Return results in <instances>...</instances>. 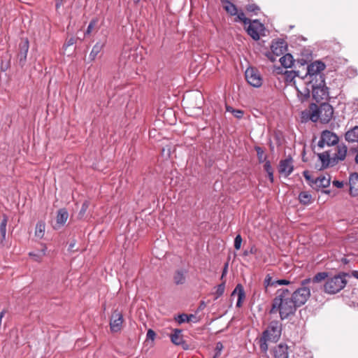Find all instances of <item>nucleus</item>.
<instances>
[{
    "mask_svg": "<svg viewBox=\"0 0 358 358\" xmlns=\"http://www.w3.org/2000/svg\"><path fill=\"white\" fill-rule=\"evenodd\" d=\"M296 309L289 289L286 288L278 289L273 300L270 313H279L280 319L283 320L294 315Z\"/></svg>",
    "mask_w": 358,
    "mask_h": 358,
    "instance_id": "nucleus-1",
    "label": "nucleus"
},
{
    "mask_svg": "<svg viewBox=\"0 0 358 358\" xmlns=\"http://www.w3.org/2000/svg\"><path fill=\"white\" fill-rule=\"evenodd\" d=\"M334 114L333 107L328 103H322L320 106L312 103L308 111L309 118L311 121L322 123H328Z\"/></svg>",
    "mask_w": 358,
    "mask_h": 358,
    "instance_id": "nucleus-2",
    "label": "nucleus"
},
{
    "mask_svg": "<svg viewBox=\"0 0 358 358\" xmlns=\"http://www.w3.org/2000/svg\"><path fill=\"white\" fill-rule=\"evenodd\" d=\"M347 274L341 273L327 278L324 285V292L335 294L341 291L347 284Z\"/></svg>",
    "mask_w": 358,
    "mask_h": 358,
    "instance_id": "nucleus-3",
    "label": "nucleus"
},
{
    "mask_svg": "<svg viewBox=\"0 0 358 358\" xmlns=\"http://www.w3.org/2000/svg\"><path fill=\"white\" fill-rule=\"evenodd\" d=\"M325 69V64L320 61H315L307 66V71L303 76L304 78H309L310 83H313L314 79L320 81L321 79H324L322 71Z\"/></svg>",
    "mask_w": 358,
    "mask_h": 358,
    "instance_id": "nucleus-4",
    "label": "nucleus"
},
{
    "mask_svg": "<svg viewBox=\"0 0 358 358\" xmlns=\"http://www.w3.org/2000/svg\"><path fill=\"white\" fill-rule=\"evenodd\" d=\"M282 332V325L276 320L271 321L267 329L263 332L264 338L269 340L271 342H277L280 338Z\"/></svg>",
    "mask_w": 358,
    "mask_h": 358,
    "instance_id": "nucleus-5",
    "label": "nucleus"
},
{
    "mask_svg": "<svg viewBox=\"0 0 358 358\" xmlns=\"http://www.w3.org/2000/svg\"><path fill=\"white\" fill-rule=\"evenodd\" d=\"M312 93L314 99L317 102L323 100H327L329 96L328 87L325 86L324 79H321L320 81L312 83Z\"/></svg>",
    "mask_w": 358,
    "mask_h": 358,
    "instance_id": "nucleus-6",
    "label": "nucleus"
},
{
    "mask_svg": "<svg viewBox=\"0 0 358 358\" xmlns=\"http://www.w3.org/2000/svg\"><path fill=\"white\" fill-rule=\"evenodd\" d=\"M310 296V291L306 286H302L291 294L292 299L296 308L305 304Z\"/></svg>",
    "mask_w": 358,
    "mask_h": 358,
    "instance_id": "nucleus-7",
    "label": "nucleus"
},
{
    "mask_svg": "<svg viewBox=\"0 0 358 358\" xmlns=\"http://www.w3.org/2000/svg\"><path fill=\"white\" fill-rule=\"evenodd\" d=\"M29 48V42L28 38H22L19 43L18 52L17 55V64L21 69H23L26 65Z\"/></svg>",
    "mask_w": 358,
    "mask_h": 358,
    "instance_id": "nucleus-8",
    "label": "nucleus"
},
{
    "mask_svg": "<svg viewBox=\"0 0 358 358\" xmlns=\"http://www.w3.org/2000/svg\"><path fill=\"white\" fill-rule=\"evenodd\" d=\"M245 76L249 85L254 87H259L262 85V78L259 71L253 67H248Z\"/></svg>",
    "mask_w": 358,
    "mask_h": 358,
    "instance_id": "nucleus-9",
    "label": "nucleus"
},
{
    "mask_svg": "<svg viewBox=\"0 0 358 358\" xmlns=\"http://www.w3.org/2000/svg\"><path fill=\"white\" fill-rule=\"evenodd\" d=\"M338 142V137L334 132L324 130L322 132L320 139L317 143L318 147L322 148L325 145L328 146L334 145Z\"/></svg>",
    "mask_w": 358,
    "mask_h": 358,
    "instance_id": "nucleus-10",
    "label": "nucleus"
},
{
    "mask_svg": "<svg viewBox=\"0 0 358 358\" xmlns=\"http://www.w3.org/2000/svg\"><path fill=\"white\" fill-rule=\"evenodd\" d=\"M124 322L122 312L115 309L111 314L110 318V329L112 333H117L121 331Z\"/></svg>",
    "mask_w": 358,
    "mask_h": 358,
    "instance_id": "nucleus-11",
    "label": "nucleus"
},
{
    "mask_svg": "<svg viewBox=\"0 0 358 358\" xmlns=\"http://www.w3.org/2000/svg\"><path fill=\"white\" fill-rule=\"evenodd\" d=\"M248 24L247 33L252 39L258 41L260 38L259 33L264 29L263 24L257 20H255L252 22H250Z\"/></svg>",
    "mask_w": 358,
    "mask_h": 358,
    "instance_id": "nucleus-12",
    "label": "nucleus"
},
{
    "mask_svg": "<svg viewBox=\"0 0 358 358\" xmlns=\"http://www.w3.org/2000/svg\"><path fill=\"white\" fill-rule=\"evenodd\" d=\"M294 170L293 160L291 157L282 159L279 163L278 171L285 177L289 176Z\"/></svg>",
    "mask_w": 358,
    "mask_h": 358,
    "instance_id": "nucleus-13",
    "label": "nucleus"
},
{
    "mask_svg": "<svg viewBox=\"0 0 358 358\" xmlns=\"http://www.w3.org/2000/svg\"><path fill=\"white\" fill-rule=\"evenodd\" d=\"M69 217V213L66 208H62L57 210L56 216V224L53 229L57 230L63 227Z\"/></svg>",
    "mask_w": 358,
    "mask_h": 358,
    "instance_id": "nucleus-14",
    "label": "nucleus"
},
{
    "mask_svg": "<svg viewBox=\"0 0 358 358\" xmlns=\"http://www.w3.org/2000/svg\"><path fill=\"white\" fill-rule=\"evenodd\" d=\"M182 329H174L173 333L171 334L170 338L171 342L176 345H181L182 349L187 350L189 348L188 344L183 340L181 335Z\"/></svg>",
    "mask_w": 358,
    "mask_h": 358,
    "instance_id": "nucleus-15",
    "label": "nucleus"
},
{
    "mask_svg": "<svg viewBox=\"0 0 358 358\" xmlns=\"http://www.w3.org/2000/svg\"><path fill=\"white\" fill-rule=\"evenodd\" d=\"M350 194L352 196L358 195V173H352L349 177Z\"/></svg>",
    "mask_w": 358,
    "mask_h": 358,
    "instance_id": "nucleus-16",
    "label": "nucleus"
},
{
    "mask_svg": "<svg viewBox=\"0 0 358 358\" xmlns=\"http://www.w3.org/2000/svg\"><path fill=\"white\" fill-rule=\"evenodd\" d=\"M271 49L274 55L279 56L285 52L287 48L283 40H278L272 43Z\"/></svg>",
    "mask_w": 358,
    "mask_h": 358,
    "instance_id": "nucleus-17",
    "label": "nucleus"
},
{
    "mask_svg": "<svg viewBox=\"0 0 358 358\" xmlns=\"http://www.w3.org/2000/svg\"><path fill=\"white\" fill-rule=\"evenodd\" d=\"M275 358H289L288 346L286 344L280 343L273 350Z\"/></svg>",
    "mask_w": 358,
    "mask_h": 358,
    "instance_id": "nucleus-18",
    "label": "nucleus"
},
{
    "mask_svg": "<svg viewBox=\"0 0 358 358\" xmlns=\"http://www.w3.org/2000/svg\"><path fill=\"white\" fill-rule=\"evenodd\" d=\"M328 277V274L326 272H320L317 273L313 278H306L301 281V285L306 286L310 282H320L324 280H327Z\"/></svg>",
    "mask_w": 358,
    "mask_h": 358,
    "instance_id": "nucleus-19",
    "label": "nucleus"
},
{
    "mask_svg": "<svg viewBox=\"0 0 358 358\" xmlns=\"http://www.w3.org/2000/svg\"><path fill=\"white\" fill-rule=\"evenodd\" d=\"M348 152L347 146L342 144L336 148V152L334 154V159L336 161H343L345 159Z\"/></svg>",
    "mask_w": 358,
    "mask_h": 358,
    "instance_id": "nucleus-20",
    "label": "nucleus"
},
{
    "mask_svg": "<svg viewBox=\"0 0 358 358\" xmlns=\"http://www.w3.org/2000/svg\"><path fill=\"white\" fill-rule=\"evenodd\" d=\"M345 138L348 142H358V126H355L347 131L345 135Z\"/></svg>",
    "mask_w": 358,
    "mask_h": 358,
    "instance_id": "nucleus-21",
    "label": "nucleus"
},
{
    "mask_svg": "<svg viewBox=\"0 0 358 358\" xmlns=\"http://www.w3.org/2000/svg\"><path fill=\"white\" fill-rule=\"evenodd\" d=\"M42 248L38 251V252H30L29 253V256L31 257L34 261L37 262H41L43 256L45 255V252L47 250V247L45 244H41Z\"/></svg>",
    "mask_w": 358,
    "mask_h": 358,
    "instance_id": "nucleus-22",
    "label": "nucleus"
},
{
    "mask_svg": "<svg viewBox=\"0 0 358 358\" xmlns=\"http://www.w3.org/2000/svg\"><path fill=\"white\" fill-rule=\"evenodd\" d=\"M331 180L330 177L321 176L317 178L314 181H313V184H315L317 187H327L330 185Z\"/></svg>",
    "mask_w": 358,
    "mask_h": 358,
    "instance_id": "nucleus-23",
    "label": "nucleus"
},
{
    "mask_svg": "<svg viewBox=\"0 0 358 358\" xmlns=\"http://www.w3.org/2000/svg\"><path fill=\"white\" fill-rule=\"evenodd\" d=\"M222 3L224 9L231 15H235L237 13V8L229 0H222Z\"/></svg>",
    "mask_w": 358,
    "mask_h": 358,
    "instance_id": "nucleus-24",
    "label": "nucleus"
},
{
    "mask_svg": "<svg viewBox=\"0 0 358 358\" xmlns=\"http://www.w3.org/2000/svg\"><path fill=\"white\" fill-rule=\"evenodd\" d=\"M236 291H238V300L236 302V306L241 307L242 305L243 300L245 297V292L241 285L238 284L236 287L235 289L232 292V295H234Z\"/></svg>",
    "mask_w": 358,
    "mask_h": 358,
    "instance_id": "nucleus-25",
    "label": "nucleus"
},
{
    "mask_svg": "<svg viewBox=\"0 0 358 358\" xmlns=\"http://www.w3.org/2000/svg\"><path fill=\"white\" fill-rule=\"evenodd\" d=\"M318 157L322 162V166L320 169H326L329 166L330 155L328 152H324L318 154Z\"/></svg>",
    "mask_w": 358,
    "mask_h": 358,
    "instance_id": "nucleus-26",
    "label": "nucleus"
},
{
    "mask_svg": "<svg viewBox=\"0 0 358 358\" xmlns=\"http://www.w3.org/2000/svg\"><path fill=\"white\" fill-rule=\"evenodd\" d=\"M8 220V216L6 214H3L2 220L0 222V233L1 235V243H3V241L6 238V225H7Z\"/></svg>",
    "mask_w": 358,
    "mask_h": 358,
    "instance_id": "nucleus-27",
    "label": "nucleus"
},
{
    "mask_svg": "<svg viewBox=\"0 0 358 358\" xmlns=\"http://www.w3.org/2000/svg\"><path fill=\"white\" fill-rule=\"evenodd\" d=\"M190 75L192 77H197L201 72V67L199 65V63L197 62L196 59L191 62L190 66Z\"/></svg>",
    "mask_w": 358,
    "mask_h": 358,
    "instance_id": "nucleus-28",
    "label": "nucleus"
},
{
    "mask_svg": "<svg viewBox=\"0 0 358 358\" xmlns=\"http://www.w3.org/2000/svg\"><path fill=\"white\" fill-rule=\"evenodd\" d=\"M190 173L195 178H199L201 174V167L198 162V159H196L194 164L189 165Z\"/></svg>",
    "mask_w": 358,
    "mask_h": 358,
    "instance_id": "nucleus-29",
    "label": "nucleus"
},
{
    "mask_svg": "<svg viewBox=\"0 0 358 358\" xmlns=\"http://www.w3.org/2000/svg\"><path fill=\"white\" fill-rule=\"evenodd\" d=\"M299 200L303 205H309L312 203V196L308 192H301L299 195Z\"/></svg>",
    "mask_w": 358,
    "mask_h": 358,
    "instance_id": "nucleus-30",
    "label": "nucleus"
},
{
    "mask_svg": "<svg viewBox=\"0 0 358 358\" xmlns=\"http://www.w3.org/2000/svg\"><path fill=\"white\" fill-rule=\"evenodd\" d=\"M281 64L285 68H290L294 64L293 57L290 54H285L280 59Z\"/></svg>",
    "mask_w": 358,
    "mask_h": 358,
    "instance_id": "nucleus-31",
    "label": "nucleus"
},
{
    "mask_svg": "<svg viewBox=\"0 0 358 358\" xmlns=\"http://www.w3.org/2000/svg\"><path fill=\"white\" fill-rule=\"evenodd\" d=\"M103 47V43L97 42L92 48V50L90 54L89 58L91 61H94L97 55L101 52Z\"/></svg>",
    "mask_w": 358,
    "mask_h": 358,
    "instance_id": "nucleus-32",
    "label": "nucleus"
},
{
    "mask_svg": "<svg viewBox=\"0 0 358 358\" xmlns=\"http://www.w3.org/2000/svg\"><path fill=\"white\" fill-rule=\"evenodd\" d=\"M45 228V224L43 221H38L36 224L35 235L38 238H43L44 236V231Z\"/></svg>",
    "mask_w": 358,
    "mask_h": 358,
    "instance_id": "nucleus-33",
    "label": "nucleus"
},
{
    "mask_svg": "<svg viewBox=\"0 0 358 358\" xmlns=\"http://www.w3.org/2000/svg\"><path fill=\"white\" fill-rule=\"evenodd\" d=\"M285 78L287 81L292 82L296 77H299L301 79L303 80L304 77L303 76L299 75V71H286L285 73Z\"/></svg>",
    "mask_w": 358,
    "mask_h": 358,
    "instance_id": "nucleus-34",
    "label": "nucleus"
},
{
    "mask_svg": "<svg viewBox=\"0 0 358 358\" xmlns=\"http://www.w3.org/2000/svg\"><path fill=\"white\" fill-rule=\"evenodd\" d=\"M297 95L301 101H304L310 96V90L308 87H304L303 90H300L296 87Z\"/></svg>",
    "mask_w": 358,
    "mask_h": 358,
    "instance_id": "nucleus-35",
    "label": "nucleus"
},
{
    "mask_svg": "<svg viewBox=\"0 0 358 358\" xmlns=\"http://www.w3.org/2000/svg\"><path fill=\"white\" fill-rule=\"evenodd\" d=\"M7 59L6 61L2 60L0 64V69L1 71L5 72L10 67V60H11V55L6 52Z\"/></svg>",
    "mask_w": 358,
    "mask_h": 358,
    "instance_id": "nucleus-36",
    "label": "nucleus"
},
{
    "mask_svg": "<svg viewBox=\"0 0 358 358\" xmlns=\"http://www.w3.org/2000/svg\"><path fill=\"white\" fill-rule=\"evenodd\" d=\"M226 110L227 112L231 113L236 118L241 119L243 117L244 112L242 110L234 109L231 106H227Z\"/></svg>",
    "mask_w": 358,
    "mask_h": 358,
    "instance_id": "nucleus-37",
    "label": "nucleus"
},
{
    "mask_svg": "<svg viewBox=\"0 0 358 358\" xmlns=\"http://www.w3.org/2000/svg\"><path fill=\"white\" fill-rule=\"evenodd\" d=\"M347 106L351 110L352 113L358 111V98H354L347 103Z\"/></svg>",
    "mask_w": 358,
    "mask_h": 358,
    "instance_id": "nucleus-38",
    "label": "nucleus"
},
{
    "mask_svg": "<svg viewBox=\"0 0 358 358\" xmlns=\"http://www.w3.org/2000/svg\"><path fill=\"white\" fill-rule=\"evenodd\" d=\"M235 15L236 16L235 19L236 22H243L244 24L250 23V20L245 16V13L242 10L238 11L237 10V13Z\"/></svg>",
    "mask_w": 358,
    "mask_h": 358,
    "instance_id": "nucleus-39",
    "label": "nucleus"
},
{
    "mask_svg": "<svg viewBox=\"0 0 358 358\" xmlns=\"http://www.w3.org/2000/svg\"><path fill=\"white\" fill-rule=\"evenodd\" d=\"M215 292L213 293L215 295V299H217L218 297L222 296L224 292L225 289V284L224 282H222L220 285H218L217 287H215Z\"/></svg>",
    "mask_w": 358,
    "mask_h": 358,
    "instance_id": "nucleus-40",
    "label": "nucleus"
},
{
    "mask_svg": "<svg viewBox=\"0 0 358 358\" xmlns=\"http://www.w3.org/2000/svg\"><path fill=\"white\" fill-rule=\"evenodd\" d=\"M174 282L176 285H181L185 282V277L181 271H176L174 275Z\"/></svg>",
    "mask_w": 358,
    "mask_h": 358,
    "instance_id": "nucleus-41",
    "label": "nucleus"
},
{
    "mask_svg": "<svg viewBox=\"0 0 358 358\" xmlns=\"http://www.w3.org/2000/svg\"><path fill=\"white\" fill-rule=\"evenodd\" d=\"M98 22H99V19H98L97 17H94V18H92V19L90 20V22L89 24H88V27H87V30H86V31L85 32V36H86V35H89V34L92 32V29H93L94 28V27L96 25V24L98 23Z\"/></svg>",
    "mask_w": 358,
    "mask_h": 358,
    "instance_id": "nucleus-42",
    "label": "nucleus"
},
{
    "mask_svg": "<svg viewBox=\"0 0 358 358\" xmlns=\"http://www.w3.org/2000/svg\"><path fill=\"white\" fill-rule=\"evenodd\" d=\"M275 280H272V277L270 274H267L264 280V285L266 288L268 287H275Z\"/></svg>",
    "mask_w": 358,
    "mask_h": 358,
    "instance_id": "nucleus-43",
    "label": "nucleus"
},
{
    "mask_svg": "<svg viewBox=\"0 0 358 358\" xmlns=\"http://www.w3.org/2000/svg\"><path fill=\"white\" fill-rule=\"evenodd\" d=\"M90 206V202L88 201H85L81 206V209L80 210V212L78 213V218L82 219L85 214L87 210L88 209Z\"/></svg>",
    "mask_w": 358,
    "mask_h": 358,
    "instance_id": "nucleus-44",
    "label": "nucleus"
},
{
    "mask_svg": "<svg viewBox=\"0 0 358 358\" xmlns=\"http://www.w3.org/2000/svg\"><path fill=\"white\" fill-rule=\"evenodd\" d=\"M270 341L269 340L266 339V338H264V335L261 337L259 340V345L262 351L266 352L268 350V345L267 342Z\"/></svg>",
    "mask_w": 358,
    "mask_h": 358,
    "instance_id": "nucleus-45",
    "label": "nucleus"
},
{
    "mask_svg": "<svg viewBox=\"0 0 358 358\" xmlns=\"http://www.w3.org/2000/svg\"><path fill=\"white\" fill-rule=\"evenodd\" d=\"M174 319L180 324L186 322H187V314H179L176 316Z\"/></svg>",
    "mask_w": 358,
    "mask_h": 358,
    "instance_id": "nucleus-46",
    "label": "nucleus"
},
{
    "mask_svg": "<svg viewBox=\"0 0 358 358\" xmlns=\"http://www.w3.org/2000/svg\"><path fill=\"white\" fill-rule=\"evenodd\" d=\"M223 348L224 347H223V345H222V343H220V342L217 343L216 347H215V355L213 356V358H217V357H219L220 355L221 352H222Z\"/></svg>",
    "mask_w": 358,
    "mask_h": 358,
    "instance_id": "nucleus-47",
    "label": "nucleus"
},
{
    "mask_svg": "<svg viewBox=\"0 0 358 358\" xmlns=\"http://www.w3.org/2000/svg\"><path fill=\"white\" fill-rule=\"evenodd\" d=\"M242 237L240 234H238L234 239V248L238 250L241 247Z\"/></svg>",
    "mask_w": 358,
    "mask_h": 358,
    "instance_id": "nucleus-48",
    "label": "nucleus"
},
{
    "mask_svg": "<svg viewBox=\"0 0 358 358\" xmlns=\"http://www.w3.org/2000/svg\"><path fill=\"white\" fill-rule=\"evenodd\" d=\"M248 12L257 13L259 10V8L256 4H248L246 7Z\"/></svg>",
    "mask_w": 358,
    "mask_h": 358,
    "instance_id": "nucleus-49",
    "label": "nucleus"
},
{
    "mask_svg": "<svg viewBox=\"0 0 358 358\" xmlns=\"http://www.w3.org/2000/svg\"><path fill=\"white\" fill-rule=\"evenodd\" d=\"M156 333L152 329H149L147 331L146 337L148 340L154 341L156 337Z\"/></svg>",
    "mask_w": 358,
    "mask_h": 358,
    "instance_id": "nucleus-50",
    "label": "nucleus"
},
{
    "mask_svg": "<svg viewBox=\"0 0 358 358\" xmlns=\"http://www.w3.org/2000/svg\"><path fill=\"white\" fill-rule=\"evenodd\" d=\"M187 108L189 110V115L195 116V117L199 116V114L197 113L198 110L200 109L199 107H198V108L193 107V108Z\"/></svg>",
    "mask_w": 358,
    "mask_h": 358,
    "instance_id": "nucleus-51",
    "label": "nucleus"
},
{
    "mask_svg": "<svg viewBox=\"0 0 358 358\" xmlns=\"http://www.w3.org/2000/svg\"><path fill=\"white\" fill-rule=\"evenodd\" d=\"M255 150L257 151V157H258V159H259V162H262L263 161V157H264V150H263V149L261 147L256 146L255 147Z\"/></svg>",
    "mask_w": 358,
    "mask_h": 358,
    "instance_id": "nucleus-52",
    "label": "nucleus"
},
{
    "mask_svg": "<svg viewBox=\"0 0 358 358\" xmlns=\"http://www.w3.org/2000/svg\"><path fill=\"white\" fill-rule=\"evenodd\" d=\"M200 320V317H197L196 314L187 315V322H196Z\"/></svg>",
    "mask_w": 358,
    "mask_h": 358,
    "instance_id": "nucleus-53",
    "label": "nucleus"
},
{
    "mask_svg": "<svg viewBox=\"0 0 358 358\" xmlns=\"http://www.w3.org/2000/svg\"><path fill=\"white\" fill-rule=\"evenodd\" d=\"M275 287L278 285H288L290 284V281L285 279L277 280L275 281Z\"/></svg>",
    "mask_w": 358,
    "mask_h": 358,
    "instance_id": "nucleus-54",
    "label": "nucleus"
},
{
    "mask_svg": "<svg viewBox=\"0 0 358 358\" xmlns=\"http://www.w3.org/2000/svg\"><path fill=\"white\" fill-rule=\"evenodd\" d=\"M264 167L267 173L273 171V169L269 161L266 162Z\"/></svg>",
    "mask_w": 358,
    "mask_h": 358,
    "instance_id": "nucleus-55",
    "label": "nucleus"
},
{
    "mask_svg": "<svg viewBox=\"0 0 358 358\" xmlns=\"http://www.w3.org/2000/svg\"><path fill=\"white\" fill-rule=\"evenodd\" d=\"M303 175L304 176V178H306V180L307 181H308L309 182H312L313 183V181H314L315 180H313L309 172L308 171H304L303 173Z\"/></svg>",
    "mask_w": 358,
    "mask_h": 358,
    "instance_id": "nucleus-56",
    "label": "nucleus"
},
{
    "mask_svg": "<svg viewBox=\"0 0 358 358\" xmlns=\"http://www.w3.org/2000/svg\"><path fill=\"white\" fill-rule=\"evenodd\" d=\"M76 241L75 239L72 240V241L70 243L69 245L68 250L71 252L77 251L78 249H74L75 245H76Z\"/></svg>",
    "mask_w": 358,
    "mask_h": 358,
    "instance_id": "nucleus-57",
    "label": "nucleus"
},
{
    "mask_svg": "<svg viewBox=\"0 0 358 358\" xmlns=\"http://www.w3.org/2000/svg\"><path fill=\"white\" fill-rule=\"evenodd\" d=\"M332 183L333 185L336 187L337 188H342L344 185L343 182L339 180H334Z\"/></svg>",
    "mask_w": 358,
    "mask_h": 358,
    "instance_id": "nucleus-58",
    "label": "nucleus"
},
{
    "mask_svg": "<svg viewBox=\"0 0 358 358\" xmlns=\"http://www.w3.org/2000/svg\"><path fill=\"white\" fill-rule=\"evenodd\" d=\"M75 43H76V40L74 38L72 37V38H69L66 42V43L64 44V46H66V47L71 46V45H73Z\"/></svg>",
    "mask_w": 358,
    "mask_h": 358,
    "instance_id": "nucleus-59",
    "label": "nucleus"
},
{
    "mask_svg": "<svg viewBox=\"0 0 358 358\" xmlns=\"http://www.w3.org/2000/svg\"><path fill=\"white\" fill-rule=\"evenodd\" d=\"M64 0H55V8L58 10L59 8L63 5Z\"/></svg>",
    "mask_w": 358,
    "mask_h": 358,
    "instance_id": "nucleus-60",
    "label": "nucleus"
},
{
    "mask_svg": "<svg viewBox=\"0 0 358 358\" xmlns=\"http://www.w3.org/2000/svg\"><path fill=\"white\" fill-rule=\"evenodd\" d=\"M227 268H228V264H226L224 265V267L223 268L222 274V278L226 275L227 273Z\"/></svg>",
    "mask_w": 358,
    "mask_h": 358,
    "instance_id": "nucleus-61",
    "label": "nucleus"
},
{
    "mask_svg": "<svg viewBox=\"0 0 358 358\" xmlns=\"http://www.w3.org/2000/svg\"><path fill=\"white\" fill-rule=\"evenodd\" d=\"M268 176L270 181L271 182H273V171L268 173Z\"/></svg>",
    "mask_w": 358,
    "mask_h": 358,
    "instance_id": "nucleus-62",
    "label": "nucleus"
},
{
    "mask_svg": "<svg viewBox=\"0 0 358 358\" xmlns=\"http://www.w3.org/2000/svg\"><path fill=\"white\" fill-rule=\"evenodd\" d=\"M352 275L358 279V271H354L352 273Z\"/></svg>",
    "mask_w": 358,
    "mask_h": 358,
    "instance_id": "nucleus-63",
    "label": "nucleus"
},
{
    "mask_svg": "<svg viewBox=\"0 0 358 358\" xmlns=\"http://www.w3.org/2000/svg\"><path fill=\"white\" fill-rule=\"evenodd\" d=\"M200 310H201V301L199 302L198 307L196 310V313H197Z\"/></svg>",
    "mask_w": 358,
    "mask_h": 358,
    "instance_id": "nucleus-64",
    "label": "nucleus"
}]
</instances>
